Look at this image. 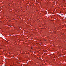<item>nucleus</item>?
I'll list each match as a JSON object with an SVG mask.
<instances>
[{"mask_svg": "<svg viewBox=\"0 0 66 66\" xmlns=\"http://www.w3.org/2000/svg\"><path fill=\"white\" fill-rule=\"evenodd\" d=\"M31 49H33V48H31Z\"/></svg>", "mask_w": 66, "mask_h": 66, "instance_id": "2", "label": "nucleus"}, {"mask_svg": "<svg viewBox=\"0 0 66 66\" xmlns=\"http://www.w3.org/2000/svg\"><path fill=\"white\" fill-rule=\"evenodd\" d=\"M61 14V16H62V15H63V14Z\"/></svg>", "mask_w": 66, "mask_h": 66, "instance_id": "1", "label": "nucleus"}]
</instances>
